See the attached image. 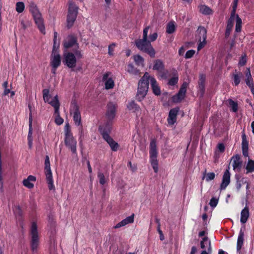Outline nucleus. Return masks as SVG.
Masks as SVG:
<instances>
[{"mask_svg":"<svg viewBox=\"0 0 254 254\" xmlns=\"http://www.w3.org/2000/svg\"><path fill=\"white\" fill-rule=\"evenodd\" d=\"M249 215L250 213L249 208L248 206H246L241 212V222L243 224L246 223L249 217Z\"/></svg>","mask_w":254,"mask_h":254,"instance_id":"c85d7f7f","label":"nucleus"},{"mask_svg":"<svg viewBox=\"0 0 254 254\" xmlns=\"http://www.w3.org/2000/svg\"><path fill=\"white\" fill-rule=\"evenodd\" d=\"M159 72L160 73V76L162 78H164V79L167 78V75L168 73L167 71L161 70V71H159Z\"/></svg>","mask_w":254,"mask_h":254,"instance_id":"bf43d9fd","label":"nucleus"},{"mask_svg":"<svg viewBox=\"0 0 254 254\" xmlns=\"http://www.w3.org/2000/svg\"><path fill=\"white\" fill-rule=\"evenodd\" d=\"M205 76L204 74H200L199 76V79L198 82L205 83Z\"/></svg>","mask_w":254,"mask_h":254,"instance_id":"052dcab7","label":"nucleus"},{"mask_svg":"<svg viewBox=\"0 0 254 254\" xmlns=\"http://www.w3.org/2000/svg\"><path fill=\"white\" fill-rule=\"evenodd\" d=\"M218 202V199L215 197H212L209 202L210 205L214 208L216 206Z\"/></svg>","mask_w":254,"mask_h":254,"instance_id":"603ef678","label":"nucleus"},{"mask_svg":"<svg viewBox=\"0 0 254 254\" xmlns=\"http://www.w3.org/2000/svg\"><path fill=\"white\" fill-rule=\"evenodd\" d=\"M51 55L50 64L51 66L59 67L61 64V57L60 54Z\"/></svg>","mask_w":254,"mask_h":254,"instance_id":"b1692460","label":"nucleus"},{"mask_svg":"<svg viewBox=\"0 0 254 254\" xmlns=\"http://www.w3.org/2000/svg\"><path fill=\"white\" fill-rule=\"evenodd\" d=\"M198 34L199 36V43L197 46V50H200L206 44L207 30L202 26H199L198 28Z\"/></svg>","mask_w":254,"mask_h":254,"instance_id":"f8f14e48","label":"nucleus"},{"mask_svg":"<svg viewBox=\"0 0 254 254\" xmlns=\"http://www.w3.org/2000/svg\"><path fill=\"white\" fill-rule=\"evenodd\" d=\"M45 175L49 189L50 190H55L51 169L46 170Z\"/></svg>","mask_w":254,"mask_h":254,"instance_id":"393cba45","label":"nucleus"},{"mask_svg":"<svg viewBox=\"0 0 254 254\" xmlns=\"http://www.w3.org/2000/svg\"><path fill=\"white\" fill-rule=\"evenodd\" d=\"M242 152H243V155L245 157H248L249 156L248 149H242Z\"/></svg>","mask_w":254,"mask_h":254,"instance_id":"69168bd1","label":"nucleus"},{"mask_svg":"<svg viewBox=\"0 0 254 254\" xmlns=\"http://www.w3.org/2000/svg\"><path fill=\"white\" fill-rule=\"evenodd\" d=\"M187 88V83L184 82L181 85L178 93L172 97V100L174 102L178 103L184 99Z\"/></svg>","mask_w":254,"mask_h":254,"instance_id":"4468645a","label":"nucleus"},{"mask_svg":"<svg viewBox=\"0 0 254 254\" xmlns=\"http://www.w3.org/2000/svg\"><path fill=\"white\" fill-rule=\"evenodd\" d=\"M229 104L231 110L233 112H236L238 111V104L232 99L229 100Z\"/></svg>","mask_w":254,"mask_h":254,"instance_id":"a18cd8bd","label":"nucleus"},{"mask_svg":"<svg viewBox=\"0 0 254 254\" xmlns=\"http://www.w3.org/2000/svg\"><path fill=\"white\" fill-rule=\"evenodd\" d=\"M108 110L106 113V116L110 121L114 119L116 112V105L113 103H109L108 105Z\"/></svg>","mask_w":254,"mask_h":254,"instance_id":"a211bd4d","label":"nucleus"},{"mask_svg":"<svg viewBox=\"0 0 254 254\" xmlns=\"http://www.w3.org/2000/svg\"><path fill=\"white\" fill-rule=\"evenodd\" d=\"M64 46L65 49L75 47L77 50L79 48V45L76 37L72 35L67 36L64 41Z\"/></svg>","mask_w":254,"mask_h":254,"instance_id":"ddd939ff","label":"nucleus"},{"mask_svg":"<svg viewBox=\"0 0 254 254\" xmlns=\"http://www.w3.org/2000/svg\"><path fill=\"white\" fill-rule=\"evenodd\" d=\"M134 214H131L130 216L126 217L125 219L122 220L121 222L117 224L114 228L118 229L120 227L125 226L128 224L132 223L134 221Z\"/></svg>","mask_w":254,"mask_h":254,"instance_id":"aec40b11","label":"nucleus"},{"mask_svg":"<svg viewBox=\"0 0 254 254\" xmlns=\"http://www.w3.org/2000/svg\"><path fill=\"white\" fill-rule=\"evenodd\" d=\"M58 35V33L56 31H54V39H53L54 43L59 42L57 39Z\"/></svg>","mask_w":254,"mask_h":254,"instance_id":"0e129e2a","label":"nucleus"},{"mask_svg":"<svg viewBox=\"0 0 254 254\" xmlns=\"http://www.w3.org/2000/svg\"><path fill=\"white\" fill-rule=\"evenodd\" d=\"M69 112L70 115H73V120L75 125L79 127V130L82 131V126L81 124V117L79 107L75 101H72L71 103Z\"/></svg>","mask_w":254,"mask_h":254,"instance_id":"6e6552de","label":"nucleus"},{"mask_svg":"<svg viewBox=\"0 0 254 254\" xmlns=\"http://www.w3.org/2000/svg\"><path fill=\"white\" fill-rule=\"evenodd\" d=\"M217 148L221 152H223L225 149V145L222 143H219Z\"/></svg>","mask_w":254,"mask_h":254,"instance_id":"13d9d810","label":"nucleus"},{"mask_svg":"<svg viewBox=\"0 0 254 254\" xmlns=\"http://www.w3.org/2000/svg\"><path fill=\"white\" fill-rule=\"evenodd\" d=\"M29 9L33 16L35 23L37 26L38 28L42 34H45V28L43 19L37 5L33 1H31L29 4Z\"/></svg>","mask_w":254,"mask_h":254,"instance_id":"f257e3e1","label":"nucleus"},{"mask_svg":"<svg viewBox=\"0 0 254 254\" xmlns=\"http://www.w3.org/2000/svg\"><path fill=\"white\" fill-rule=\"evenodd\" d=\"M247 174L254 172V161L249 159L246 167Z\"/></svg>","mask_w":254,"mask_h":254,"instance_id":"58836bf2","label":"nucleus"},{"mask_svg":"<svg viewBox=\"0 0 254 254\" xmlns=\"http://www.w3.org/2000/svg\"><path fill=\"white\" fill-rule=\"evenodd\" d=\"M149 83V76L147 72H145L138 84L136 98L138 101H141L145 97L148 90Z\"/></svg>","mask_w":254,"mask_h":254,"instance_id":"f03ea898","label":"nucleus"},{"mask_svg":"<svg viewBox=\"0 0 254 254\" xmlns=\"http://www.w3.org/2000/svg\"><path fill=\"white\" fill-rule=\"evenodd\" d=\"M149 27L147 26L145 28H144L143 31V36L142 38H144V39H147V35H148V32L149 30Z\"/></svg>","mask_w":254,"mask_h":254,"instance_id":"4d7b16f0","label":"nucleus"},{"mask_svg":"<svg viewBox=\"0 0 254 254\" xmlns=\"http://www.w3.org/2000/svg\"><path fill=\"white\" fill-rule=\"evenodd\" d=\"M135 45L136 47L140 51L147 53L149 56L153 58L155 56V52L150 41L147 39L144 38L139 39L135 40Z\"/></svg>","mask_w":254,"mask_h":254,"instance_id":"20e7f679","label":"nucleus"},{"mask_svg":"<svg viewBox=\"0 0 254 254\" xmlns=\"http://www.w3.org/2000/svg\"><path fill=\"white\" fill-rule=\"evenodd\" d=\"M179 111V108H174L170 110L167 118V122L169 125H173L176 122Z\"/></svg>","mask_w":254,"mask_h":254,"instance_id":"dca6fc26","label":"nucleus"},{"mask_svg":"<svg viewBox=\"0 0 254 254\" xmlns=\"http://www.w3.org/2000/svg\"><path fill=\"white\" fill-rule=\"evenodd\" d=\"M127 72L134 75H139L140 71L134 67L132 64H129L127 66Z\"/></svg>","mask_w":254,"mask_h":254,"instance_id":"a19ab883","label":"nucleus"},{"mask_svg":"<svg viewBox=\"0 0 254 254\" xmlns=\"http://www.w3.org/2000/svg\"><path fill=\"white\" fill-rule=\"evenodd\" d=\"M176 29V26L174 21L169 22L166 27V32L168 34L174 33Z\"/></svg>","mask_w":254,"mask_h":254,"instance_id":"ea45409f","label":"nucleus"},{"mask_svg":"<svg viewBox=\"0 0 254 254\" xmlns=\"http://www.w3.org/2000/svg\"><path fill=\"white\" fill-rule=\"evenodd\" d=\"M200 247L203 250H206V249L207 248V252L212 253L211 241L207 237H205L202 238L200 242Z\"/></svg>","mask_w":254,"mask_h":254,"instance_id":"4be33fe9","label":"nucleus"},{"mask_svg":"<svg viewBox=\"0 0 254 254\" xmlns=\"http://www.w3.org/2000/svg\"><path fill=\"white\" fill-rule=\"evenodd\" d=\"M111 75V73L108 72L103 75L102 80L105 83V88L107 90L113 89L115 86L114 81Z\"/></svg>","mask_w":254,"mask_h":254,"instance_id":"2eb2a0df","label":"nucleus"},{"mask_svg":"<svg viewBox=\"0 0 254 254\" xmlns=\"http://www.w3.org/2000/svg\"><path fill=\"white\" fill-rule=\"evenodd\" d=\"M55 123L58 125H61L64 123V119L60 116H56L55 118Z\"/></svg>","mask_w":254,"mask_h":254,"instance_id":"6e6d98bb","label":"nucleus"},{"mask_svg":"<svg viewBox=\"0 0 254 254\" xmlns=\"http://www.w3.org/2000/svg\"><path fill=\"white\" fill-rule=\"evenodd\" d=\"M243 77V74L241 71H237L236 70H235V73H233L232 76L235 86H237L240 84L241 80Z\"/></svg>","mask_w":254,"mask_h":254,"instance_id":"2f4dec72","label":"nucleus"},{"mask_svg":"<svg viewBox=\"0 0 254 254\" xmlns=\"http://www.w3.org/2000/svg\"><path fill=\"white\" fill-rule=\"evenodd\" d=\"M149 81L153 90V92L156 95H159L161 93L160 89L157 85L156 79L152 77H149Z\"/></svg>","mask_w":254,"mask_h":254,"instance_id":"cd10ccee","label":"nucleus"},{"mask_svg":"<svg viewBox=\"0 0 254 254\" xmlns=\"http://www.w3.org/2000/svg\"><path fill=\"white\" fill-rule=\"evenodd\" d=\"M200 12L204 15H210L212 14V9L207 5H201L199 8Z\"/></svg>","mask_w":254,"mask_h":254,"instance_id":"f704fd0d","label":"nucleus"},{"mask_svg":"<svg viewBox=\"0 0 254 254\" xmlns=\"http://www.w3.org/2000/svg\"><path fill=\"white\" fill-rule=\"evenodd\" d=\"M195 51L193 50H190L188 51L185 56L186 59H189L192 58L195 54Z\"/></svg>","mask_w":254,"mask_h":254,"instance_id":"8fccbe9b","label":"nucleus"},{"mask_svg":"<svg viewBox=\"0 0 254 254\" xmlns=\"http://www.w3.org/2000/svg\"><path fill=\"white\" fill-rule=\"evenodd\" d=\"M28 107H29L30 112H31L30 105H29ZM32 116H31V113H30L29 118V131H28L27 138H32Z\"/></svg>","mask_w":254,"mask_h":254,"instance_id":"e433bc0d","label":"nucleus"},{"mask_svg":"<svg viewBox=\"0 0 254 254\" xmlns=\"http://www.w3.org/2000/svg\"><path fill=\"white\" fill-rule=\"evenodd\" d=\"M242 184L240 181L237 180V183H236V188L238 190H239L240 188H241Z\"/></svg>","mask_w":254,"mask_h":254,"instance_id":"338daca9","label":"nucleus"},{"mask_svg":"<svg viewBox=\"0 0 254 254\" xmlns=\"http://www.w3.org/2000/svg\"><path fill=\"white\" fill-rule=\"evenodd\" d=\"M25 8L24 3L22 1H18L16 3L15 9L16 11L20 13L22 12Z\"/></svg>","mask_w":254,"mask_h":254,"instance_id":"c03bdc74","label":"nucleus"},{"mask_svg":"<svg viewBox=\"0 0 254 254\" xmlns=\"http://www.w3.org/2000/svg\"><path fill=\"white\" fill-rule=\"evenodd\" d=\"M172 71L173 76L169 80L168 84L169 85L174 86L178 83L179 80V76L176 69L173 68Z\"/></svg>","mask_w":254,"mask_h":254,"instance_id":"7c9ffc66","label":"nucleus"},{"mask_svg":"<svg viewBox=\"0 0 254 254\" xmlns=\"http://www.w3.org/2000/svg\"><path fill=\"white\" fill-rule=\"evenodd\" d=\"M49 92L50 91L48 89H44L43 90L42 92L44 101L45 102H48L54 108V113L56 117L60 116L59 111L60 104L58 99V95H56L52 100L50 101L51 95L49 94Z\"/></svg>","mask_w":254,"mask_h":254,"instance_id":"423d86ee","label":"nucleus"},{"mask_svg":"<svg viewBox=\"0 0 254 254\" xmlns=\"http://www.w3.org/2000/svg\"><path fill=\"white\" fill-rule=\"evenodd\" d=\"M98 178L99 179L100 184L104 185L106 183V179L104 175L102 173L99 172L98 173Z\"/></svg>","mask_w":254,"mask_h":254,"instance_id":"de8ad7c7","label":"nucleus"},{"mask_svg":"<svg viewBox=\"0 0 254 254\" xmlns=\"http://www.w3.org/2000/svg\"><path fill=\"white\" fill-rule=\"evenodd\" d=\"M196 251H197L196 248L195 246H193L191 248L190 254H195V253L196 252Z\"/></svg>","mask_w":254,"mask_h":254,"instance_id":"774afa93","label":"nucleus"},{"mask_svg":"<svg viewBox=\"0 0 254 254\" xmlns=\"http://www.w3.org/2000/svg\"><path fill=\"white\" fill-rule=\"evenodd\" d=\"M105 137L106 138L104 139L109 144L112 150L113 151H116L119 147L118 143L115 141L110 136H108L106 135Z\"/></svg>","mask_w":254,"mask_h":254,"instance_id":"bb28decb","label":"nucleus"},{"mask_svg":"<svg viewBox=\"0 0 254 254\" xmlns=\"http://www.w3.org/2000/svg\"><path fill=\"white\" fill-rule=\"evenodd\" d=\"M244 241V232L242 228H241L237 239V252L240 254L241 250L243 246Z\"/></svg>","mask_w":254,"mask_h":254,"instance_id":"5701e85b","label":"nucleus"},{"mask_svg":"<svg viewBox=\"0 0 254 254\" xmlns=\"http://www.w3.org/2000/svg\"><path fill=\"white\" fill-rule=\"evenodd\" d=\"M64 57L63 62L64 64L69 68H74L76 66L77 59H81L82 54L80 51L76 50L74 51V54L69 52L64 53Z\"/></svg>","mask_w":254,"mask_h":254,"instance_id":"7ed1b4c3","label":"nucleus"},{"mask_svg":"<svg viewBox=\"0 0 254 254\" xmlns=\"http://www.w3.org/2000/svg\"><path fill=\"white\" fill-rule=\"evenodd\" d=\"M164 68V65L163 62L161 60H156L154 62L153 69L157 70L158 72L163 70Z\"/></svg>","mask_w":254,"mask_h":254,"instance_id":"473e14b6","label":"nucleus"},{"mask_svg":"<svg viewBox=\"0 0 254 254\" xmlns=\"http://www.w3.org/2000/svg\"><path fill=\"white\" fill-rule=\"evenodd\" d=\"M242 148L244 149H249V142L247 139V136L245 133L242 135Z\"/></svg>","mask_w":254,"mask_h":254,"instance_id":"37998d69","label":"nucleus"},{"mask_svg":"<svg viewBox=\"0 0 254 254\" xmlns=\"http://www.w3.org/2000/svg\"><path fill=\"white\" fill-rule=\"evenodd\" d=\"M36 180V179L35 176L30 175L26 179H24L23 181V185L28 189L33 188L34 185L31 182H35Z\"/></svg>","mask_w":254,"mask_h":254,"instance_id":"c756f323","label":"nucleus"},{"mask_svg":"<svg viewBox=\"0 0 254 254\" xmlns=\"http://www.w3.org/2000/svg\"><path fill=\"white\" fill-rule=\"evenodd\" d=\"M158 37V34L156 32H154L152 34H150L149 36V41L150 42L155 41Z\"/></svg>","mask_w":254,"mask_h":254,"instance_id":"5fc2aeb1","label":"nucleus"},{"mask_svg":"<svg viewBox=\"0 0 254 254\" xmlns=\"http://www.w3.org/2000/svg\"><path fill=\"white\" fill-rule=\"evenodd\" d=\"M58 49H59L58 47H55V46H53V50H52V53L51 55H55L54 54H56V53L59 54Z\"/></svg>","mask_w":254,"mask_h":254,"instance_id":"680f3d73","label":"nucleus"},{"mask_svg":"<svg viewBox=\"0 0 254 254\" xmlns=\"http://www.w3.org/2000/svg\"><path fill=\"white\" fill-rule=\"evenodd\" d=\"M133 60L135 64L138 66L143 67L144 66V59L139 55H134Z\"/></svg>","mask_w":254,"mask_h":254,"instance_id":"c9c22d12","label":"nucleus"},{"mask_svg":"<svg viewBox=\"0 0 254 254\" xmlns=\"http://www.w3.org/2000/svg\"><path fill=\"white\" fill-rule=\"evenodd\" d=\"M239 0H234L233 3V10L231 12L230 17L228 20L227 25L225 32V37H228L231 33L234 26V22L235 18L236 10L238 6Z\"/></svg>","mask_w":254,"mask_h":254,"instance_id":"9b49d317","label":"nucleus"},{"mask_svg":"<svg viewBox=\"0 0 254 254\" xmlns=\"http://www.w3.org/2000/svg\"><path fill=\"white\" fill-rule=\"evenodd\" d=\"M64 142L66 146L70 149L71 151L73 154H77L76 140L73 136L70 130L68 128L66 129L65 132Z\"/></svg>","mask_w":254,"mask_h":254,"instance_id":"9d476101","label":"nucleus"},{"mask_svg":"<svg viewBox=\"0 0 254 254\" xmlns=\"http://www.w3.org/2000/svg\"><path fill=\"white\" fill-rule=\"evenodd\" d=\"M246 79L245 82L246 84L251 89L252 94L254 95V85L253 84V79L252 77L251 70L250 68H247L245 72Z\"/></svg>","mask_w":254,"mask_h":254,"instance_id":"f3484780","label":"nucleus"},{"mask_svg":"<svg viewBox=\"0 0 254 254\" xmlns=\"http://www.w3.org/2000/svg\"><path fill=\"white\" fill-rule=\"evenodd\" d=\"M50 169H51V167H50L49 157L48 155H46L45 157V170H50Z\"/></svg>","mask_w":254,"mask_h":254,"instance_id":"3c124183","label":"nucleus"},{"mask_svg":"<svg viewBox=\"0 0 254 254\" xmlns=\"http://www.w3.org/2000/svg\"><path fill=\"white\" fill-rule=\"evenodd\" d=\"M233 160V170H240L242 167V162L240 160V157L238 154L233 156L232 158Z\"/></svg>","mask_w":254,"mask_h":254,"instance_id":"a878e982","label":"nucleus"},{"mask_svg":"<svg viewBox=\"0 0 254 254\" xmlns=\"http://www.w3.org/2000/svg\"><path fill=\"white\" fill-rule=\"evenodd\" d=\"M206 171L205 170L204 173H203V176L202 177V179H205L206 182H209L210 181H212L214 179L215 177V174L213 172L208 173L207 174L206 173Z\"/></svg>","mask_w":254,"mask_h":254,"instance_id":"4c0bfd02","label":"nucleus"},{"mask_svg":"<svg viewBox=\"0 0 254 254\" xmlns=\"http://www.w3.org/2000/svg\"><path fill=\"white\" fill-rule=\"evenodd\" d=\"M78 7L72 0L69 1L68 14L67 15V27L69 29L73 25L78 13Z\"/></svg>","mask_w":254,"mask_h":254,"instance_id":"39448f33","label":"nucleus"},{"mask_svg":"<svg viewBox=\"0 0 254 254\" xmlns=\"http://www.w3.org/2000/svg\"><path fill=\"white\" fill-rule=\"evenodd\" d=\"M30 233L31 236V249L32 251L34 253L37 251L39 244V238L37 230V226L36 223L35 222H33L31 223Z\"/></svg>","mask_w":254,"mask_h":254,"instance_id":"1a4fd4ad","label":"nucleus"},{"mask_svg":"<svg viewBox=\"0 0 254 254\" xmlns=\"http://www.w3.org/2000/svg\"><path fill=\"white\" fill-rule=\"evenodd\" d=\"M198 90L201 96H203L205 92V83L198 82Z\"/></svg>","mask_w":254,"mask_h":254,"instance_id":"49530a36","label":"nucleus"},{"mask_svg":"<svg viewBox=\"0 0 254 254\" xmlns=\"http://www.w3.org/2000/svg\"><path fill=\"white\" fill-rule=\"evenodd\" d=\"M247 63V56L246 54H244L242 56L241 58L240 59L239 62V65L242 66H244Z\"/></svg>","mask_w":254,"mask_h":254,"instance_id":"09e8293b","label":"nucleus"},{"mask_svg":"<svg viewBox=\"0 0 254 254\" xmlns=\"http://www.w3.org/2000/svg\"><path fill=\"white\" fill-rule=\"evenodd\" d=\"M149 161L154 172L157 173L158 171V162L157 159V152L156 149V141L152 140L150 142Z\"/></svg>","mask_w":254,"mask_h":254,"instance_id":"0eeeda50","label":"nucleus"},{"mask_svg":"<svg viewBox=\"0 0 254 254\" xmlns=\"http://www.w3.org/2000/svg\"><path fill=\"white\" fill-rule=\"evenodd\" d=\"M127 109L133 112H137L140 111L139 106L134 101L129 102L127 105Z\"/></svg>","mask_w":254,"mask_h":254,"instance_id":"72a5a7b5","label":"nucleus"},{"mask_svg":"<svg viewBox=\"0 0 254 254\" xmlns=\"http://www.w3.org/2000/svg\"><path fill=\"white\" fill-rule=\"evenodd\" d=\"M112 125L111 123L108 122L106 125L100 126L99 127V131L102 134L103 138H105V135L110 136V133L111 131Z\"/></svg>","mask_w":254,"mask_h":254,"instance_id":"412c9836","label":"nucleus"},{"mask_svg":"<svg viewBox=\"0 0 254 254\" xmlns=\"http://www.w3.org/2000/svg\"><path fill=\"white\" fill-rule=\"evenodd\" d=\"M236 27H235V31L237 32H240L241 31V28H242V19L240 18L239 15H236Z\"/></svg>","mask_w":254,"mask_h":254,"instance_id":"79ce46f5","label":"nucleus"},{"mask_svg":"<svg viewBox=\"0 0 254 254\" xmlns=\"http://www.w3.org/2000/svg\"><path fill=\"white\" fill-rule=\"evenodd\" d=\"M185 52V48L183 46H182L179 50L178 54L180 56H183Z\"/></svg>","mask_w":254,"mask_h":254,"instance_id":"e2e57ef3","label":"nucleus"},{"mask_svg":"<svg viewBox=\"0 0 254 254\" xmlns=\"http://www.w3.org/2000/svg\"><path fill=\"white\" fill-rule=\"evenodd\" d=\"M116 46L115 43H112L108 47V54L110 56L113 55V51L114 50V48Z\"/></svg>","mask_w":254,"mask_h":254,"instance_id":"864d4df0","label":"nucleus"},{"mask_svg":"<svg viewBox=\"0 0 254 254\" xmlns=\"http://www.w3.org/2000/svg\"><path fill=\"white\" fill-rule=\"evenodd\" d=\"M230 182V173L228 170H226L223 176L222 181L220 185L221 190H225Z\"/></svg>","mask_w":254,"mask_h":254,"instance_id":"6ab92c4d","label":"nucleus"}]
</instances>
